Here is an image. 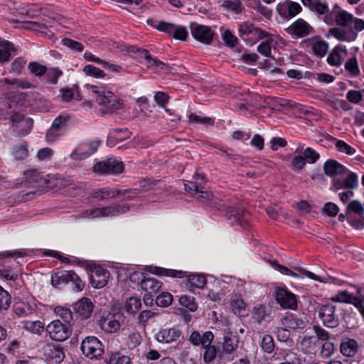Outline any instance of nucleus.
Returning <instances> with one entry per match:
<instances>
[{"label":"nucleus","mask_w":364,"mask_h":364,"mask_svg":"<svg viewBox=\"0 0 364 364\" xmlns=\"http://www.w3.org/2000/svg\"><path fill=\"white\" fill-rule=\"evenodd\" d=\"M333 17V23L338 26L330 28L328 33L340 41H353L356 39L358 32L364 29V21L345 10H340Z\"/></svg>","instance_id":"f257e3e1"},{"label":"nucleus","mask_w":364,"mask_h":364,"mask_svg":"<svg viewBox=\"0 0 364 364\" xmlns=\"http://www.w3.org/2000/svg\"><path fill=\"white\" fill-rule=\"evenodd\" d=\"M358 186L357 174L347 169L344 175H341L333 179L331 190L336 193L338 192L340 200L346 203L354 196L353 191Z\"/></svg>","instance_id":"f03ea898"},{"label":"nucleus","mask_w":364,"mask_h":364,"mask_svg":"<svg viewBox=\"0 0 364 364\" xmlns=\"http://www.w3.org/2000/svg\"><path fill=\"white\" fill-rule=\"evenodd\" d=\"M90 92L96 95V101L104 106L102 113L113 112L122 107V103L109 90L96 85H87Z\"/></svg>","instance_id":"7ed1b4c3"},{"label":"nucleus","mask_w":364,"mask_h":364,"mask_svg":"<svg viewBox=\"0 0 364 364\" xmlns=\"http://www.w3.org/2000/svg\"><path fill=\"white\" fill-rule=\"evenodd\" d=\"M341 309L334 303L322 305L318 310V317L323 326L327 328H336L339 325Z\"/></svg>","instance_id":"20e7f679"},{"label":"nucleus","mask_w":364,"mask_h":364,"mask_svg":"<svg viewBox=\"0 0 364 364\" xmlns=\"http://www.w3.org/2000/svg\"><path fill=\"white\" fill-rule=\"evenodd\" d=\"M124 322V316L120 311L104 314L98 321L100 328L106 333L117 332Z\"/></svg>","instance_id":"39448f33"},{"label":"nucleus","mask_w":364,"mask_h":364,"mask_svg":"<svg viewBox=\"0 0 364 364\" xmlns=\"http://www.w3.org/2000/svg\"><path fill=\"white\" fill-rule=\"evenodd\" d=\"M303 5L315 13L327 25H333V13L330 11L328 4L322 0H301Z\"/></svg>","instance_id":"423d86ee"},{"label":"nucleus","mask_w":364,"mask_h":364,"mask_svg":"<svg viewBox=\"0 0 364 364\" xmlns=\"http://www.w3.org/2000/svg\"><path fill=\"white\" fill-rule=\"evenodd\" d=\"M129 210V207L126 205H117L114 207L105 206L101 208H95L82 212L80 217L85 218H96L99 217L114 216L124 213Z\"/></svg>","instance_id":"0eeeda50"},{"label":"nucleus","mask_w":364,"mask_h":364,"mask_svg":"<svg viewBox=\"0 0 364 364\" xmlns=\"http://www.w3.org/2000/svg\"><path fill=\"white\" fill-rule=\"evenodd\" d=\"M71 324L63 323L60 320L51 321L46 327L51 339L56 341H64L70 337L72 333Z\"/></svg>","instance_id":"6e6552de"},{"label":"nucleus","mask_w":364,"mask_h":364,"mask_svg":"<svg viewBox=\"0 0 364 364\" xmlns=\"http://www.w3.org/2000/svg\"><path fill=\"white\" fill-rule=\"evenodd\" d=\"M80 349L84 355L93 359L101 356L104 352L101 341L95 336H87L82 343Z\"/></svg>","instance_id":"1a4fd4ad"},{"label":"nucleus","mask_w":364,"mask_h":364,"mask_svg":"<svg viewBox=\"0 0 364 364\" xmlns=\"http://www.w3.org/2000/svg\"><path fill=\"white\" fill-rule=\"evenodd\" d=\"M69 282H73L77 291L82 290L84 283L73 271H60L55 273L51 278L52 285L56 287Z\"/></svg>","instance_id":"9d476101"},{"label":"nucleus","mask_w":364,"mask_h":364,"mask_svg":"<svg viewBox=\"0 0 364 364\" xmlns=\"http://www.w3.org/2000/svg\"><path fill=\"white\" fill-rule=\"evenodd\" d=\"M190 29L192 36L198 41L207 45L212 43L214 31L210 27L193 22L190 24Z\"/></svg>","instance_id":"9b49d317"},{"label":"nucleus","mask_w":364,"mask_h":364,"mask_svg":"<svg viewBox=\"0 0 364 364\" xmlns=\"http://www.w3.org/2000/svg\"><path fill=\"white\" fill-rule=\"evenodd\" d=\"M277 302L284 309L296 310L298 302L296 296L286 289L278 288L274 293Z\"/></svg>","instance_id":"f8f14e48"},{"label":"nucleus","mask_w":364,"mask_h":364,"mask_svg":"<svg viewBox=\"0 0 364 364\" xmlns=\"http://www.w3.org/2000/svg\"><path fill=\"white\" fill-rule=\"evenodd\" d=\"M95 172L106 174H117L124 170L123 164L115 159L109 158L107 160L96 163L93 166Z\"/></svg>","instance_id":"ddd939ff"},{"label":"nucleus","mask_w":364,"mask_h":364,"mask_svg":"<svg viewBox=\"0 0 364 364\" xmlns=\"http://www.w3.org/2000/svg\"><path fill=\"white\" fill-rule=\"evenodd\" d=\"M239 35L244 41H247L249 36L254 40H259L267 37L268 33L255 27L252 23L245 21L240 25Z\"/></svg>","instance_id":"4468645a"},{"label":"nucleus","mask_w":364,"mask_h":364,"mask_svg":"<svg viewBox=\"0 0 364 364\" xmlns=\"http://www.w3.org/2000/svg\"><path fill=\"white\" fill-rule=\"evenodd\" d=\"M43 355L49 362L58 364L63 361L65 353L63 348L52 343H46L43 348Z\"/></svg>","instance_id":"2eb2a0df"},{"label":"nucleus","mask_w":364,"mask_h":364,"mask_svg":"<svg viewBox=\"0 0 364 364\" xmlns=\"http://www.w3.org/2000/svg\"><path fill=\"white\" fill-rule=\"evenodd\" d=\"M181 336V331L176 327L162 328L155 334L156 340L161 343H172Z\"/></svg>","instance_id":"dca6fc26"},{"label":"nucleus","mask_w":364,"mask_h":364,"mask_svg":"<svg viewBox=\"0 0 364 364\" xmlns=\"http://www.w3.org/2000/svg\"><path fill=\"white\" fill-rule=\"evenodd\" d=\"M291 35L304 37L313 31V28L304 19L299 18L287 28Z\"/></svg>","instance_id":"f3484780"},{"label":"nucleus","mask_w":364,"mask_h":364,"mask_svg":"<svg viewBox=\"0 0 364 364\" xmlns=\"http://www.w3.org/2000/svg\"><path fill=\"white\" fill-rule=\"evenodd\" d=\"M279 14L286 18H290L301 11V6L299 4L291 1H287L284 4L277 6Z\"/></svg>","instance_id":"a211bd4d"},{"label":"nucleus","mask_w":364,"mask_h":364,"mask_svg":"<svg viewBox=\"0 0 364 364\" xmlns=\"http://www.w3.org/2000/svg\"><path fill=\"white\" fill-rule=\"evenodd\" d=\"M214 338L213 333H208L205 336V343L202 346L203 349V360L206 363H210L216 358L218 350L216 346L211 345Z\"/></svg>","instance_id":"6ab92c4d"},{"label":"nucleus","mask_w":364,"mask_h":364,"mask_svg":"<svg viewBox=\"0 0 364 364\" xmlns=\"http://www.w3.org/2000/svg\"><path fill=\"white\" fill-rule=\"evenodd\" d=\"M109 277V272L107 270L97 267L92 270L90 282L93 287L102 288L107 285Z\"/></svg>","instance_id":"aec40b11"},{"label":"nucleus","mask_w":364,"mask_h":364,"mask_svg":"<svg viewBox=\"0 0 364 364\" xmlns=\"http://www.w3.org/2000/svg\"><path fill=\"white\" fill-rule=\"evenodd\" d=\"M347 168L333 159L326 161L323 165V171L325 174L330 177H338L344 175L347 171Z\"/></svg>","instance_id":"412c9836"},{"label":"nucleus","mask_w":364,"mask_h":364,"mask_svg":"<svg viewBox=\"0 0 364 364\" xmlns=\"http://www.w3.org/2000/svg\"><path fill=\"white\" fill-rule=\"evenodd\" d=\"M346 46L342 45L336 46L327 58V62L333 66H340L346 55Z\"/></svg>","instance_id":"4be33fe9"},{"label":"nucleus","mask_w":364,"mask_h":364,"mask_svg":"<svg viewBox=\"0 0 364 364\" xmlns=\"http://www.w3.org/2000/svg\"><path fill=\"white\" fill-rule=\"evenodd\" d=\"M340 351L346 357H353L358 351V344L353 338H343L340 343Z\"/></svg>","instance_id":"5701e85b"},{"label":"nucleus","mask_w":364,"mask_h":364,"mask_svg":"<svg viewBox=\"0 0 364 364\" xmlns=\"http://www.w3.org/2000/svg\"><path fill=\"white\" fill-rule=\"evenodd\" d=\"M282 325L289 329L300 331L305 328L307 321L294 314L287 315L282 320Z\"/></svg>","instance_id":"b1692460"},{"label":"nucleus","mask_w":364,"mask_h":364,"mask_svg":"<svg viewBox=\"0 0 364 364\" xmlns=\"http://www.w3.org/2000/svg\"><path fill=\"white\" fill-rule=\"evenodd\" d=\"M139 285L142 290L152 294L159 291L162 286V282L157 279L144 276Z\"/></svg>","instance_id":"393cba45"},{"label":"nucleus","mask_w":364,"mask_h":364,"mask_svg":"<svg viewBox=\"0 0 364 364\" xmlns=\"http://www.w3.org/2000/svg\"><path fill=\"white\" fill-rule=\"evenodd\" d=\"M94 305L88 298H82L75 304V311L85 318H89L93 311Z\"/></svg>","instance_id":"a878e982"},{"label":"nucleus","mask_w":364,"mask_h":364,"mask_svg":"<svg viewBox=\"0 0 364 364\" xmlns=\"http://www.w3.org/2000/svg\"><path fill=\"white\" fill-rule=\"evenodd\" d=\"M129 190H112L108 188H102L97 191H95L92 193V198H96L100 200H105L109 198H115L119 194L125 195L127 193H129Z\"/></svg>","instance_id":"bb28decb"},{"label":"nucleus","mask_w":364,"mask_h":364,"mask_svg":"<svg viewBox=\"0 0 364 364\" xmlns=\"http://www.w3.org/2000/svg\"><path fill=\"white\" fill-rule=\"evenodd\" d=\"M11 122L13 124H16L17 127H25V129H22V134H27L33 127V121L31 118H24L22 114L18 112L12 114Z\"/></svg>","instance_id":"cd10ccee"},{"label":"nucleus","mask_w":364,"mask_h":364,"mask_svg":"<svg viewBox=\"0 0 364 364\" xmlns=\"http://www.w3.org/2000/svg\"><path fill=\"white\" fill-rule=\"evenodd\" d=\"M14 312L19 318L31 317L36 314L34 308L28 303L24 302L15 304Z\"/></svg>","instance_id":"c85d7f7f"},{"label":"nucleus","mask_w":364,"mask_h":364,"mask_svg":"<svg viewBox=\"0 0 364 364\" xmlns=\"http://www.w3.org/2000/svg\"><path fill=\"white\" fill-rule=\"evenodd\" d=\"M141 52L144 55V60H146L148 67L154 66L158 70H162L164 72L169 71L170 66L168 64L152 58V56L149 53V51L141 50Z\"/></svg>","instance_id":"c756f323"},{"label":"nucleus","mask_w":364,"mask_h":364,"mask_svg":"<svg viewBox=\"0 0 364 364\" xmlns=\"http://www.w3.org/2000/svg\"><path fill=\"white\" fill-rule=\"evenodd\" d=\"M91 148L89 153H85V146H77L70 154V159L73 160H82L85 159L95 153L96 144H91Z\"/></svg>","instance_id":"7c9ffc66"},{"label":"nucleus","mask_w":364,"mask_h":364,"mask_svg":"<svg viewBox=\"0 0 364 364\" xmlns=\"http://www.w3.org/2000/svg\"><path fill=\"white\" fill-rule=\"evenodd\" d=\"M22 327L26 331L38 335H41L44 331V325L40 321H23Z\"/></svg>","instance_id":"2f4dec72"},{"label":"nucleus","mask_w":364,"mask_h":364,"mask_svg":"<svg viewBox=\"0 0 364 364\" xmlns=\"http://www.w3.org/2000/svg\"><path fill=\"white\" fill-rule=\"evenodd\" d=\"M238 341L235 336L232 334L227 335L224 337L223 343V350L227 354H231L237 348Z\"/></svg>","instance_id":"473e14b6"},{"label":"nucleus","mask_w":364,"mask_h":364,"mask_svg":"<svg viewBox=\"0 0 364 364\" xmlns=\"http://www.w3.org/2000/svg\"><path fill=\"white\" fill-rule=\"evenodd\" d=\"M230 304L235 314H241L245 311V304L240 294H232L230 298Z\"/></svg>","instance_id":"72a5a7b5"},{"label":"nucleus","mask_w":364,"mask_h":364,"mask_svg":"<svg viewBox=\"0 0 364 364\" xmlns=\"http://www.w3.org/2000/svg\"><path fill=\"white\" fill-rule=\"evenodd\" d=\"M312 50L316 56L322 58L328 50V44L321 39L314 41L312 43Z\"/></svg>","instance_id":"f704fd0d"},{"label":"nucleus","mask_w":364,"mask_h":364,"mask_svg":"<svg viewBox=\"0 0 364 364\" xmlns=\"http://www.w3.org/2000/svg\"><path fill=\"white\" fill-rule=\"evenodd\" d=\"M141 308V301L139 299L131 296L126 300L124 309L129 314H136Z\"/></svg>","instance_id":"c9c22d12"},{"label":"nucleus","mask_w":364,"mask_h":364,"mask_svg":"<svg viewBox=\"0 0 364 364\" xmlns=\"http://www.w3.org/2000/svg\"><path fill=\"white\" fill-rule=\"evenodd\" d=\"M28 154V144L26 142H21L13 149L14 157L17 160H23Z\"/></svg>","instance_id":"e433bc0d"},{"label":"nucleus","mask_w":364,"mask_h":364,"mask_svg":"<svg viewBox=\"0 0 364 364\" xmlns=\"http://www.w3.org/2000/svg\"><path fill=\"white\" fill-rule=\"evenodd\" d=\"M54 311L56 315L63 321V323L71 324L73 317V313L69 309L57 306Z\"/></svg>","instance_id":"4c0bfd02"},{"label":"nucleus","mask_w":364,"mask_h":364,"mask_svg":"<svg viewBox=\"0 0 364 364\" xmlns=\"http://www.w3.org/2000/svg\"><path fill=\"white\" fill-rule=\"evenodd\" d=\"M109 364H131V358L120 352H115L110 355Z\"/></svg>","instance_id":"58836bf2"},{"label":"nucleus","mask_w":364,"mask_h":364,"mask_svg":"<svg viewBox=\"0 0 364 364\" xmlns=\"http://www.w3.org/2000/svg\"><path fill=\"white\" fill-rule=\"evenodd\" d=\"M331 300L334 304L335 302L353 303V301H355V297L349 294L347 291H342L332 296Z\"/></svg>","instance_id":"ea45409f"},{"label":"nucleus","mask_w":364,"mask_h":364,"mask_svg":"<svg viewBox=\"0 0 364 364\" xmlns=\"http://www.w3.org/2000/svg\"><path fill=\"white\" fill-rule=\"evenodd\" d=\"M0 277L8 280H16L18 274L11 267L0 264Z\"/></svg>","instance_id":"a19ab883"},{"label":"nucleus","mask_w":364,"mask_h":364,"mask_svg":"<svg viewBox=\"0 0 364 364\" xmlns=\"http://www.w3.org/2000/svg\"><path fill=\"white\" fill-rule=\"evenodd\" d=\"M208 333H213L208 331L203 333V335H200V333L198 331H194L191 333L188 341L195 346H203V343H205V336Z\"/></svg>","instance_id":"79ce46f5"},{"label":"nucleus","mask_w":364,"mask_h":364,"mask_svg":"<svg viewBox=\"0 0 364 364\" xmlns=\"http://www.w3.org/2000/svg\"><path fill=\"white\" fill-rule=\"evenodd\" d=\"M24 178L26 180V183H28V185L39 183L42 180V178L40 176L39 172L36 169L28 170L26 171L24 173Z\"/></svg>","instance_id":"37998d69"},{"label":"nucleus","mask_w":364,"mask_h":364,"mask_svg":"<svg viewBox=\"0 0 364 364\" xmlns=\"http://www.w3.org/2000/svg\"><path fill=\"white\" fill-rule=\"evenodd\" d=\"M188 284L191 287L202 289L206 284V279L201 274H192L188 277Z\"/></svg>","instance_id":"c03bdc74"},{"label":"nucleus","mask_w":364,"mask_h":364,"mask_svg":"<svg viewBox=\"0 0 364 364\" xmlns=\"http://www.w3.org/2000/svg\"><path fill=\"white\" fill-rule=\"evenodd\" d=\"M222 6L226 10L233 11L237 14H240L243 9L242 2L240 0L225 1Z\"/></svg>","instance_id":"a18cd8bd"},{"label":"nucleus","mask_w":364,"mask_h":364,"mask_svg":"<svg viewBox=\"0 0 364 364\" xmlns=\"http://www.w3.org/2000/svg\"><path fill=\"white\" fill-rule=\"evenodd\" d=\"M70 119V117L68 114L60 115L54 119L52 127L65 133L67 123Z\"/></svg>","instance_id":"49530a36"},{"label":"nucleus","mask_w":364,"mask_h":364,"mask_svg":"<svg viewBox=\"0 0 364 364\" xmlns=\"http://www.w3.org/2000/svg\"><path fill=\"white\" fill-rule=\"evenodd\" d=\"M179 302L181 306L187 308L191 311H195L198 308L195 299L191 296L182 295L179 299Z\"/></svg>","instance_id":"de8ad7c7"},{"label":"nucleus","mask_w":364,"mask_h":364,"mask_svg":"<svg viewBox=\"0 0 364 364\" xmlns=\"http://www.w3.org/2000/svg\"><path fill=\"white\" fill-rule=\"evenodd\" d=\"M335 146L338 151L344 153L347 155L351 156L355 154L356 152V150L353 147L343 140H337L335 144Z\"/></svg>","instance_id":"09e8293b"},{"label":"nucleus","mask_w":364,"mask_h":364,"mask_svg":"<svg viewBox=\"0 0 364 364\" xmlns=\"http://www.w3.org/2000/svg\"><path fill=\"white\" fill-rule=\"evenodd\" d=\"M267 314L266 311V308L262 305H258L253 308L252 310V318L259 323H262V322L264 320Z\"/></svg>","instance_id":"8fccbe9b"},{"label":"nucleus","mask_w":364,"mask_h":364,"mask_svg":"<svg viewBox=\"0 0 364 364\" xmlns=\"http://www.w3.org/2000/svg\"><path fill=\"white\" fill-rule=\"evenodd\" d=\"M335 350V344L328 341L322 343L320 354L322 358H328L334 353Z\"/></svg>","instance_id":"3c124183"},{"label":"nucleus","mask_w":364,"mask_h":364,"mask_svg":"<svg viewBox=\"0 0 364 364\" xmlns=\"http://www.w3.org/2000/svg\"><path fill=\"white\" fill-rule=\"evenodd\" d=\"M260 345L262 350L267 353H271L274 349L273 338L269 334L263 336Z\"/></svg>","instance_id":"603ef678"},{"label":"nucleus","mask_w":364,"mask_h":364,"mask_svg":"<svg viewBox=\"0 0 364 364\" xmlns=\"http://www.w3.org/2000/svg\"><path fill=\"white\" fill-rule=\"evenodd\" d=\"M173 296L168 292H162L156 297V303L158 306L166 307L171 304Z\"/></svg>","instance_id":"864d4df0"},{"label":"nucleus","mask_w":364,"mask_h":364,"mask_svg":"<svg viewBox=\"0 0 364 364\" xmlns=\"http://www.w3.org/2000/svg\"><path fill=\"white\" fill-rule=\"evenodd\" d=\"M345 68L353 76H358L360 74V70L355 57L350 58L346 63Z\"/></svg>","instance_id":"5fc2aeb1"},{"label":"nucleus","mask_w":364,"mask_h":364,"mask_svg":"<svg viewBox=\"0 0 364 364\" xmlns=\"http://www.w3.org/2000/svg\"><path fill=\"white\" fill-rule=\"evenodd\" d=\"M83 72L89 76H92L96 78H103L105 76V73L103 70L99 69L98 68L88 65L84 67Z\"/></svg>","instance_id":"6e6d98bb"},{"label":"nucleus","mask_w":364,"mask_h":364,"mask_svg":"<svg viewBox=\"0 0 364 364\" xmlns=\"http://www.w3.org/2000/svg\"><path fill=\"white\" fill-rule=\"evenodd\" d=\"M4 82L5 84L9 85H14L17 87H21L23 89L26 88H30L32 87L31 83H30L28 81L23 80V79H13L9 80L8 78H5L4 80Z\"/></svg>","instance_id":"4d7b16f0"},{"label":"nucleus","mask_w":364,"mask_h":364,"mask_svg":"<svg viewBox=\"0 0 364 364\" xmlns=\"http://www.w3.org/2000/svg\"><path fill=\"white\" fill-rule=\"evenodd\" d=\"M11 303V296L9 293L0 286V311L6 310Z\"/></svg>","instance_id":"13d9d810"},{"label":"nucleus","mask_w":364,"mask_h":364,"mask_svg":"<svg viewBox=\"0 0 364 364\" xmlns=\"http://www.w3.org/2000/svg\"><path fill=\"white\" fill-rule=\"evenodd\" d=\"M151 272L157 275H164L172 277H181V274H182V272H178L173 269H168L160 267H154V270L151 271Z\"/></svg>","instance_id":"bf43d9fd"},{"label":"nucleus","mask_w":364,"mask_h":364,"mask_svg":"<svg viewBox=\"0 0 364 364\" xmlns=\"http://www.w3.org/2000/svg\"><path fill=\"white\" fill-rule=\"evenodd\" d=\"M28 69L31 73L38 77L46 75L47 71L46 66L36 62L31 63L28 65Z\"/></svg>","instance_id":"052dcab7"},{"label":"nucleus","mask_w":364,"mask_h":364,"mask_svg":"<svg viewBox=\"0 0 364 364\" xmlns=\"http://www.w3.org/2000/svg\"><path fill=\"white\" fill-rule=\"evenodd\" d=\"M304 159L309 164H314L319 159V154L311 147H307L304 151Z\"/></svg>","instance_id":"680f3d73"},{"label":"nucleus","mask_w":364,"mask_h":364,"mask_svg":"<svg viewBox=\"0 0 364 364\" xmlns=\"http://www.w3.org/2000/svg\"><path fill=\"white\" fill-rule=\"evenodd\" d=\"M313 329L319 341L326 342L330 340V333L320 326L315 325Z\"/></svg>","instance_id":"e2e57ef3"},{"label":"nucleus","mask_w":364,"mask_h":364,"mask_svg":"<svg viewBox=\"0 0 364 364\" xmlns=\"http://www.w3.org/2000/svg\"><path fill=\"white\" fill-rule=\"evenodd\" d=\"M63 74V72L58 68H50L46 71V77L51 84H56L58 77Z\"/></svg>","instance_id":"0e129e2a"},{"label":"nucleus","mask_w":364,"mask_h":364,"mask_svg":"<svg viewBox=\"0 0 364 364\" xmlns=\"http://www.w3.org/2000/svg\"><path fill=\"white\" fill-rule=\"evenodd\" d=\"M62 43L63 46L78 52H81L83 50V46L80 42L73 41L72 39L65 38L62 40Z\"/></svg>","instance_id":"69168bd1"},{"label":"nucleus","mask_w":364,"mask_h":364,"mask_svg":"<svg viewBox=\"0 0 364 364\" xmlns=\"http://www.w3.org/2000/svg\"><path fill=\"white\" fill-rule=\"evenodd\" d=\"M64 134V132L55 129L53 127H50L46 133V139L48 142L52 143L55 141L60 136Z\"/></svg>","instance_id":"338daca9"},{"label":"nucleus","mask_w":364,"mask_h":364,"mask_svg":"<svg viewBox=\"0 0 364 364\" xmlns=\"http://www.w3.org/2000/svg\"><path fill=\"white\" fill-rule=\"evenodd\" d=\"M284 358L286 361H284L279 364H301V360L299 356L292 352L287 351L284 355Z\"/></svg>","instance_id":"774afa93"}]
</instances>
